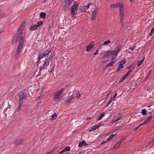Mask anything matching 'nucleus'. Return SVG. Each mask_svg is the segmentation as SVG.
Wrapping results in <instances>:
<instances>
[{
    "instance_id": "1",
    "label": "nucleus",
    "mask_w": 154,
    "mask_h": 154,
    "mask_svg": "<svg viewBox=\"0 0 154 154\" xmlns=\"http://www.w3.org/2000/svg\"><path fill=\"white\" fill-rule=\"evenodd\" d=\"M24 42V37L21 36L20 38V40L18 44L16 51V53L15 56L16 58L18 57L19 55L21 53L22 48L23 47Z\"/></svg>"
},
{
    "instance_id": "2",
    "label": "nucleus",
    "mask_w": 154,
    "mask_h": 154,
    "mask_svg": "<svg viewBox=\"0 0 154 154\" xmlns=\"http://www.w3.org/2000/svg\"><path fill=\"white\" fill-rule=\"evenodd\" d=\"M65 90V89L63 88L57 91L53 95V100L56 101H59L60 100V96L63 93Z\"/></svg>"
},
{
    "instance_id": "3",
    "label": "nucleus",
    "mask_w": 154,
    "mask_h": 154,
    "mask_svg": "<svg viewBox=\"0 0 154 154\" xmlns=\"http://www.w3.org/2000/svg\"><path fill=\"white\" fill-rule=\"evenodd\" d=\"M26 96L25 95L24 92H21L19 95V100L18 102V106L17 108L20 110L22 104L23 102V100L26 99Z\"/></svg>"
},
{
    "instance_id": "4",
    "label": "nucleus",
    "mask_w": 154,
    "mask_h": 154,
    "mask_svg": "<svg viewBox=\"0 0 154 154\" xmlns=\"http://www.w3.org/2000/svg\"><path fill=\"white\" fill-rule=\"evenodd\" d=\"M51 51V50H50V49L47 50L43 53L40 54H38V59L37 62H38L42 58L46 57L50 52Z\"/></svg>"
},
{
    "instance_id": "5",
    "label": "nucleus",
    "mask_w": 154,
    "mask_h": 154,
    "mask_svg": "<svg viewBox=\"0 0 154 154\" xmlns=\"http://www.w3.org/2000/svg\"><path fill=\"white\" fill-rule=\"evenodd\" d=\"M78 4L77 3H73L71 7V14L72 15H75L77 13L76 9L78 8Z\"/></svg>"
},
{
    "instance_id": "6",
    "label": "nucleus",
    "mask_w": 154,
    "mask_h": 154,
    "mask_svg": "<svg viewBox=\"0 0 154 154\" xmlns=\"http://www.w3.org/2000/svg\"><path fill=\"white\" fill-rule=\"evenodd\" d=\"M126 63V60L125 59H123L120 62V63L119 64L118 68L116 69V71L118 72L120 69H122L124 67V65Z\"/></svg>"
},
{
    "instance_id": "7",
    "label": "nucleus",
    "mask_w": 154,
    "mask_h": 154,
    "mask_svg": "<svg viewBox=\"0 0 154 154\" xmlns=\"http://www.w3.org/2000/svg\"><path fill=\"white\" fill-rule=\"evenodd\" d=\"M115 55V51H109L108 52L106 53L103 55V57H110L112 56L111 58L112 60V58Z\"/></svg>"
},
{
    "instance_id": "8",
    "label": "nucleus",
    "mask_w": 154,
    "mask_h": 154,
    "mask_svg": "<svg viewBox=\"0 0 154 154\" xmlns=\"http://www.w3.org/2000/svg\"><path fill=\"white\" fill-rule=\"evenodd\" d=\"M43 23L42 21H39L36 24L31 25L29 29H36L38 27L41 25Z\"/></svg>"
},
{
    "instance_id": "9",
    "label": "nucleus",
    "mask_w": 154,
    "mask_h": 154,
    "mask_svg": "<svg viewBox=\"0 0 154 154\" xmlns=\"http://www.w3.org/2000/svg\"><path fill=\"white\" fill-rule=\"evenodd\" d=\"M49 64L48 62H46L45 61L43 64L42 66H41L39 69V71L43 70L45 69H46V67L49 65Z\"/></svg>"
},
{
    "instance_id": "10",
    "label": "nucleus",
    "mask_w": 154,
    "mask_h": 154,
    "mask_svg": "<svg viewBox=\"0 0 154 154\" xmlns=\"http://www.w3.org/2000/svg\"><path fill=\"white\" fill-rule=\"evenodd\" d=\"M94 46V42H91L86 47V51H89Z\"/></svg>"
},
{
    "instance_id": "11",
    "label": "nucleus",
    "mask_w": 154,
    "mask_h": 154,
    "mask_svg": "<svg viewBox=\"0 0 154 154\" xmlns=\"http://www.w3.org/2000/svg\"><path fill=\"white\" fill-rule=\"evenodd\" d=\"M121 49L122 46L121 45H119L117 46L116 49V52H115V55L112 58V59H114L116 57L118 53Z\"/></svg>"
},
{
    "instance_id": "12",
    "label": "nucleus",
    "mask_w": 154,
    "mask_h": 154,
    "mask_svg": "<svg viewBox=\"0 0 154 154\" xmlns=\"http://www.w3.org/2000/svg\"><path fill=\"white\" fill-rule=\"evenodd\" d=\"M111 62L108 63L106 66V68L108 67H111L113 66L114 63L116 61V60L115 59L114 60H111Z\"/></svg>"
},
{
    "instance_id": "13",
    "label": "nucleus",
    "mask_w": 154,
    "mask_h": 154,
    "mask_svg": "<svg viewBox=\"0 0 154 154\" xmlns=\"http://www.w3.org/2000/svg\"><path fill=\"white\" fill-rule=\"evenodd\" d=\"M88 144L86 143L85 141L84 140H83L81 142L79 143L78 146L79 147H82L83 145L84 146H88Z\"/></svg>"
},
{
    "instance_id": "14",
    "label": "nucleus",
    "mask_w": 154,
    "mask_h": 154,
    "mask_svg": "<svg viewBox=\"0 0 154 154\" xmlns=\"http://www.w3.org/2000/svg\"><path fill=\"white\" fill-rule=\"evenodd\" d=\"M23 142V140L22 139H17L16 140H15L14 141V144L19 145L21 143Z\"/></svg>"
},
{
    "instance_id": "15",
    "label": "nucleus",
    "mask_w": 154,
    "mask_h": 154,
    "mask_svg": "<svg viewBox=\"0 0 154 154\" xmlns=\"http://www.w3.org/2000/svg\"><path fill=\"white\" fill-rule=\"evenodd\" d=\"M120 18V22L121 23L122 26L124 25V23L125 22V19H124V16H119Z\"/></svg>"
},
{
    "instance_id": "16",
    "label": "nucleus",
    "mask_w": 154,
    "mask_h": 154,
    "mask_svg": "<svg viewBox=\"0 0 154 154\" xmlns=\"http://www.w3.org/2000/svg\"><path fill=\"white\" fill-rule=\"evenodd\" d=\"M25 21H23L20 25L18 29H23L25 28Z\"/></svg>"
},
{
    "instance_id": "17",
    "label": "nucleus",
    "mask_w": 154,
    "mask_h": 154,
    "mask_svg": "<svg viewBox=\"0 0 154 154\" xmlns=\"http://www.w3.org/2000/svg\"><path fill=\"white\" fill-rule=\"evenodd\" d=\"M74 0H65V4L66 5H71Z\"/></svg>"
},
{
    "instance_id": "18",
    "label": "nucleus",
    "mask_w": 154,
    "mask_h": 154,
    "mask_svg": "<svg viewBox=\"0 0 154 154\" xmlns=\"http://www.w3.org/2000/svg\"><path fill=\"white\" fill-rule=\"evenodd\" d=\"M74 97V96L73 95H72L70 96L69 97L67 98L66 100V101L67 103H69L71 100Z\"/></svg>"
},
{
    "instance_id": "19",
    "label": "nucleus",
    "mask_w": 154,
    "mask_h": 154,
    "mask_svg": "<svg viewBox=\"0 0 154 154\" xmlns=\"http://www.w3.org/2000/svg\"><path fill=\"white\" fill-rule=\"evenodd\" d=\"M134 66V64H132L131 65L128 66L127 67V69H130V70H131L132 71L134 69L135 66Z\"/></svg>"
},
{
    "instance_id": "20",
    "label": "nucleus",
    "mask_w": 154,
    "mask_h": 154,
    "mask_svg": "<svg viewBox=\"0 0 154 154\" xmlns=\"http://www.w3.org/2000/svg\"><path fill=\"white\" fill-rule=\"evenodd\" d=\"M154 144V143L153 142V141L152 140L151 142L149 143L147 145L146 147L148 148H149L152 146Z\"/></svg>"
},
{
    "instance_id": "21",
    "label": "nucleus",
    "mask_w": 154,
    "mask_h": 154,
    "mask_svg": "<svg viewBox=\"0 0 154 154\" xmlns=\"http://www.w3.org/2000/svg\"><path fill=\"white\" fill-rule=\"evenodd\" d=\"M98 11V9L97 8H96L94 9L93 12V13H92V15H95L96 16L97 15V13Z\"/></svg>"
},
{
    "instance_id": "22",
    "label": "nucleus",
    "mask_w": 154,
    "mask_h": 154,
    "mask_svg": "<svg viewBox=\"0 0 154 154\" xmlns=\"http://www.w3.org/2000/svg\"><path fill=\"white\" fill-rule=\"evenodd\" d=\"M46 14L44 12H42L40 14V17L42 18H44L45 17Z\"/></svg>"
},
{
    "instance_id": "23",
    "label": "nucleus",
    "mask_w": 154,
    "mask_h": 154,
    "mask_svg": "<svg viewBox=\"0 0 154 154\" xmlns=\"http://www.w3.org/2000/svg\"><path fill=\"white\" fill-rule=\"evenodd\" d=\"M121 4L118 3L116 4H113L112 5H111V7L113 8H116L118 7L121 5Z\"/></svg>"
},
{
    "instance_id": "24",
    "label": "nucleus",
    "mask_w": 154,
    "mask_h": 154,
    "mask_svg": "<svg viewBox=\"0 0 154 154\" xmlns=\"http://www.w3.org/2000/svg\"><path fill=\"white\" fill-rule=\"evenodd\" d=\"M57 115L56 114L54 113L52 116V117L51 119L52 120H54L56 119Z\"/></svg>"
},
{
    "instance_id": "25",
    "label": "nucleus",
    "mask_w": 154,
    "mask_h": 154,
    "mask_svg": "<svg viewBox=\"0 0 154 154\" xmlns=\"http://www.w3.org/2000/svg\"><path fill=\"white\" fill-rule=\"evenodd\" d=\"M119 7L120 8L119 11H124V6L122 3H121V5L119 6Z\"/></svg>"
},
{
    "instance_id": "26",
    "label": "nucleus",
    "mask_w": 154,
    "mask_h": 154,
    "mask_svg": "<svg viewBox=\"0 0 154 154\" xmlns=\"http://www.w3.org/2000/svg\"><path fill=\"white\" fill-rule=\"evenodd\" d=\"M141 114L143 116H145L146 115V110L145 109H143L142 110Z\"/></svg>"
},
{
    "instance_id": "27",
    "label": "nucleus",
    "mask_w": 154,
    "mask_h": 154,
    "mask_svg": "<svg viewBox=\"0 0 154 154\" xmlns=\"http://www.w3.org/2000/svg\"><path fill=\"white\" fill-rule=\"evenodd\" d=\"M105 114L104 113H103L102 114H101L100 116V117L97 119V121H98L102 119V118L104 116Z\"/></svg>"
},
{
    "instance_id": "28",
    "label": "nucleus",
    "mask_w": 154,
    "mask_h": 154,
    "mask_svg": "<svg viewBox=\"0 0 154 154\" xmlns=\"http://www.w3.org/2000/svg\"><path fill=\"white\" fill-rule=\"evenodd\" d=\"M115 136V134H112L109 136L107 140V141H108L112 139L113 137H114Z\"/></svg>"
},
{
    "instance_id": "29",
    "label": "nucleus",
    "mask_w": 154,
    "mask_h": 154,
    "mask_svg": "<svg viewBox=\"0 0 154 154\" xmlns=\"http://www.w3.org/2000/svg\"><path fill=\"white\" fill-rule=\"evenodd\" d=\"M52 58H53L52 56H50L45 60V61L48 62V63L49 64V62L52 59Z\"/></svg>"
},
{
    "instance_id": "30",
    "label": "nucleus",
    "mask_w": 154,
    "mask_h": 154,
    "mask_svg": "<svg viewBox=\"0 0 154 154\" xmlns=\"http://www.w3.org/2000/svg\"><path fill=\"white\" fill-rule=\"evenodd\" d=\"M98 128L97 125L94 126H92V128L90 130V131H91L95 130Z\"/></svg>"
},
{
    "instance_id": "31",
    "label": "nucleus",
    "mask_w": 154,
    "mask_h": 154,
    "mask_svg": "<svg viewBox=\"0 0 154 154\" xmlns=\"http://www.w3.org/2000/svg\"><path fill=\"white\" fill-rule=\"evenodd\" d=\"M87 8V9L88 8L87 7H86V6H84L81 8V10L82 11L85 12L86 11Z\"/></svg>"
},
{
    "instance_id": "32",
    "label": "nucleus",
    "mask_w": 154,
    "mask_h": 154,
    "mask_svg": "<svg viewBox=\"0 0 154 154\" xmlns=\"http://www.w3.org/2000/svg\"><path fill=\"white\" fill-rule=\"evenodd\" d=\"M76 98H79L81 97V94L79 93V92H77L76 94Z\"/></svg>"
},
{
    "instance_id": "33",
    "label": "nucleus",
    "mask_w": 154,
    "mask_h": 154,
    "mask_svg": "<svg viewBox=\"0 0 154 154\" xmlns=\"http://www.w3.org/2000/svg\"><path fill=\"white\" fill-rule=\"evenodd\" d=\"M125 11H119V16H124Z\"/></svg>"
},
{
    "instance_id": "34",
    "label": "nucleus",
    "mask_w": 154,
    "mask_h": 154,
    "mask_svg": "<svg viewBox=\"0 0 154 154\" xmlns=\"http://www.w3.org/2000/svg\"><path fill=\"white\" fill-rule=\"evenodd\" d=\"M111 42L109 40H108L107 41H105L103 44V45H107L108 44L110 43Z\"/></svg>"
},
{
    "instance_id": "35",
    "label": "nucleus",
    "mask_w": 154,
    "mask_h": 154,
    "mask_svg": "<svg viewBox=\"0 0 154 154\" xmlns=\"http://www.w3.org/2000/svg\"><path fill=\"white\" fill-rule=\"evenodd\" d=\"M153 118V117L152 116H150L147 118V119L146 120V121H147L148 122L151 120Z\"/></svg>"
},
{
    "instance_id": "36",
    "label": "nucleus",
    "mask_w": 154,
    "mask_h": 154,
    "mask_svg": "<svg viewBox=\"0 0 154 154\" xmlns=\"http://www.w3.org/2000/svg\"><path fill=\"white\" fill-rule=\"evenodd\" d=\"M69 5H66L65 4V5L63 6V9H64L66 11L68 10L69 9V7L68 6Z\"/></svg>"
},
{
    "instance_id": "37",
    "label": "nucleus",
    "mask_w": 154,
    "mask_h": 154,
    "mask_svg": "<svg viewBox=\"0 0 154 154\" xmlns=\"http://www.w3.org/2000/svg\"><path fill=\"white\" fill-rule=\"evenodd\" d=\"M17 42V39L16 38H13L12 41V43L13 44L16 43Z\"/></svg>"
},
{
    "instance_id": "38",
    "label": "nucleus",
    "mask_w": 154,
    "mask_h": 154,
    "mask_svg": "<svg viewBox=\"0 0 154 154\" xmlns=\"http://www.w3.org/2000/svg\"><path fill=\"white\" fill-rule=\"evenodd\" d=\"M97 16L92 14V17H91V20H95Z\"/></svg>"
},
{
    "instance_id": "39",
    "label": "nucleus",
    "mask_w": 154,
    "mask_h": 154,
    "mask_svg": "<svg viewBox=\"0 0 154 154\" xmlns=\"http://www.w3.org/2000/svg\"><path fill=\"white\" fill-rule=\"evenodd\" d=\"M121 144V142H119L118 143H117L115 146V148H117V147H119V145Z\"/></svg>"
},
{
    "instance_id": "40",
    "label": "nucleus",
    "mask_w": 154,
    "mask_h": 154,
    "mask_svg": "<svg viewBox=\"0 0 154 154\" xmlns=\"http://www.w3.org/2000/svg\"><path fill=\"white\" fill-rule=\"evenodd\" d=\"M65 151H68L70 150V147L69 146L66 147L64 149Z\"/></svg>"
},
{
    "instance_id": "41",
    "label": "nucleus",
    "mask_w": 154,
    "mask_h": 154,
    "mask_svg": "<svg viewBox=\"0 0 154 154\" xmlns=\"http://www.w3.org/2000/svg\"><path fill=\"white\" fill-rule=\"evenodd\" d=\"M143 60H140L137 63V66H139L141 64Z\"/></svg>"
},
{
    "instance_id": "42",
    "label": "nucleus",
    "mask_w": 154,
    "mask_h": 154,
    "mask_svg": "<svg viewBox=\"0 0 154 154\" xmlns=\"http://www.w3.org/2000/svg\"><path fill=\"white\" fill-rule=\"evenodd\" d=\"M135 48V46H131L129 48V49L131 50V51H133L134 49Z\"/></svg>"
},
{
    "instance_id": "43",
    "label": "nucleus",
    "mask_w": 154,
    "mask_h": 154,
    "mask_svg": "<svg viewBox=\"0 0 154 154\" xmlns=\"http://www.w3.org/2000/svg\"><path fill=\"white\" fill-rule=\"evenodd\" d=\"M117 93H116L115 94L114 96H113V97H112V98L111 99L113 101L114 100H115V98L116 97V96H117Z\"/></svg>"
},
{
    "instance_id": "44",
    "label": "nucleus",
    "mask_w": 154,
    "mask_h": 154,
    "mask_svg": "<svg viewBox=\"0 0 154 154\" xmlns=\"http://www.w3.org/2000/svg\"><path fill=\"white\" fill-rule=\"evenodd\" d=\"M154 32V29H151V30L150 32L149 33V35L150 36H151L153 32Z\"/></svg>"
},
{
    "instance_id": "45",
    "label": "nucleus",
    "mask_w": 154,
    "mask_h": 154,
    "mask_svg": "<svg viewBox=\"0 0 154 154\" xmlns=\"http://www.w3.org/2000/svg\"><path fill=\"white\" fill-rule=\"evenodd\" d=\"M122 117V116H121L120 117H119V118H118V119H115V121L117 122V121H118L119 120H120L121 119Z\"/></svg>"
},
{
    "instance_id": "46",
    "label": "nucleus",
    "mask_w": 154,
    "mask_h": 154,
    "mask_svg": "<svg viewBox=\"0 0 154 154\" xmlns=\"http://www.w3.org/2000/svg\"><path fill=\"white\" fill-rule=\"evenodd\" d=\"M113 100H112L111 99L109 101L108 103L106 105V106H108L109 105V104Z\"/></svg>"
},
{
    "instance_id": "47",
    "label": "nucleus",
    "mask_w": 154,
    "mask_h": 154,
    "mask_svg": "<svg viewBox=\"0 0 154 154\" xmlns=\"http://www.w3.org/2000/svg\"><path fill=\"white\" fill-rule=\"evenodd\" d=\"M65 150H64V149H63L61 151H60L59 153L60 154H62V153H63L64 152H65Z\"/></svg>"
},
{
    "instance_id": "48",
    "label": "nucleus",
    "mask_w": 154,
    "mask_h": 154,
    "mask_svg": "<svg viewBox=\"0 0 154 154\" xmlns=\"http://www.w3.org/2000/svg\"><path fill=\"white\" fill-rule=\"evenodd\" d=\"M148 122L146 121V120H145L143 123H142V125H144L147 123Z\"/></svg>"
},
{
    "instance_id": "49",
    "label": "nucleus",
    "mask_w": 154,
    "mask_h": 154,
    "mask_svg": "<svg viewBox=\"0 0 154 154\" xmlns=\"http://www.w3.org/2000/svg\"><path fill=\"white\" fill-rule=\"evenodd\" d=\"M98 50H97L95 52H94V55H95L96 54H97L98 53Z\"/></svg>"
},
{
    "instance_id": "50",
    "label": "nucleus",
    "mask_w": 154,
    "mask_h": 154,
    "mask_svg": "<svg viewBox=\"0 0 154 154\" xmlns=\"http://www.w3.org/2000/svg\"><path fill=\"white\" fill-rule=\"evenodd\" d=\"M125 140V139L124 138H122L120 142H121V143H122Z\"/></svg>"
},
{
    "instance_id": "51",
    "label": "nucleus",
    "mask_w": 154,
    "mask_h": 154,
    "mask_svg": "<svg viewBox=\"0 0 154 154\" xmlns=\"http://www.w3.org/2000/svg\"><path fill=\"white\" fill-rule=\"evenodd\" d=\"M101 124H100V123H99L97 125H97V128H99V127H100V126H101Z\"/></svg>"
},
{
    "instance_id": "52",
    "label": "nucleus",
    "mask_w": 154,
    "mask_h": 154,
    "mask_svg": "<svg viewBox=\"0 0 154 154\" xmlns=\"http://www.w3.org/2000/svg\"><path fill=\"white\" fill-rule=\"evenodd\" d=\"M131 70H129L128 71V72L127 73L128 74V75H129L131 73Z\"/></svg>"
},
{
    "instance_id": "53",
    "label": "nucleus",
    "mask_w": 154,
    "mask_h": 154,
    "mask_svg": "<svg viewBox=\"0 0 154 154\" xmlns=\"http://www.w3.org/2000/svg\"><path fill=\"white\" fill-rule=\"evenodd\" d=\"M124 80H123V79L121 78V79H120L119 80V82H122Z\"/></svg>"
},
{
    "instance_id": "54",
    "label": "nucleus",
    "mask_w": 154,
    "mask_h": 154,
    "mask_svg": "<svg viewBox=\"0 0 154 154\" xmlns=\"http://www.w3.org/2000/svg\"><path fill=\"white\" fill-rule=\"evenodd\" d=\"M124 80H123V79L121 78V79H120L119 80V82H122Z\"/></svg>"
},
{
    "instance_id": "55",
    "label": "nucleus",
    "mask_w": 154,
    "mask_h": 154,
    "mask_svg": "<svg viewBox=\"0 0 154 154\" xmlns=\"http://www.w3.org/2000/svg\"><path fill=\"white\" fill-rule=\"evenodd\" d=\"M123 78H125V79H126V78L127 77V76H126L125 75L123 76Z\"/></svg>"
},
{
    "instance_id": "56",
    "label": "nucleus",
    "mask_w": 154,
    "mask_h": 154,
    "mask_svg": "<svg viewBox=\"0 0 154 154\" xmlns=\"http://www.w3.org/2000/svg\"><path fill=\"white\" fill-rule=\"evenodd\" d=\"M123 78H125V79H126V78L127 77V76H126L125 75L123 76Z\"/></svg>"
},
{
    "instance_id": "57",
    "label": "nucleus",
    "mask_w": 154,
    "mask_h": 154,
    "mask_svg": "<svg viewBox=\"0 0 154 154\" xmlns=\"http://www.w3.org/2000/svg\"><path fill=\"white\" fill-rule=\"evenodd\" d=\"M123 78H125V79H126V78L127 77V76H126L125 75L123 76Z\"/></svg>"
},
{
    "instance_id": "58",
    "label": "nucleus",
    "mask_w": 154,
    "mask_h": 154,
    "mask_svg": "<svg viewBox=\"0 0 154 154\" xmlns=\"http://www.w3.org/2000/svg\"><path fill=\"white\" fill-rule=\"evenodd\" d=\"M116 122V121H115V119H113V120H112V122H111V123H114L115 122Z\"/></svg>"
},
{
    "instance_id": "59",
    "label": "nucleus",
    "mask_w": 154,
    "mask_h": 154,
    "mask_svg": "<svg viewBox=\"0 0 154 154\" xmlns=\"http://www.w3.org/2000/svg\"><path fill=\"white\" fill-rule=\"evenodd\" d=\"M142 125H143L142 124L140 125L137 127V128H138L139 127H140Z\"/></svg>"
},
{
    "instance_id": "60",
    "label": "nucleus",
    "mask_w": 154,
    "mask_h": 154,
    "mask_svg": "<svg viewBox=\"0 0 154 154\" xmlns=\"http://www.w3.org/2000/svg\"><path fill=\"white\" fill-rule=\"evenodd\" d=\"M4 31V30H2H2H1L0 31V33H2V32H3Z\"/></svg>"
},
{
    "instance_id": "61",
    "label": "nucleus",
    "mask_w": 154,
    "mask_h": 154,
    "mask_svg": "<svg viewBox=\"0 0 154 154\" xmlns=\"http://www.w3.org/2000/svg\"><path fill=\"white\" fill-rule=\"evenodd\" d=\"M145 58L144 57H143L142 60H143V62Z\"/></svg>"
},
{
    "instance_id": "62",
    "label": "nucleus",
    "mask_w": 154,
    "mask_h": 154,
    "mask_svg": "<svg viewBox=\"0 0 154 154\" xmlns=\"http://www.w3.org/2000/svg\"><path fill=\"white\" fill-rule=\"evenodd\" d=\"M125 75L128 77V76L129 75L127 73L125 74Z\"/></svg>"
},
{
    "instance_id": "63",
    "label": "nucleus",
    "mask_w": 154,
    "mask_h": 154,
    "mask_svg": "<svg viewBox=\"0 0 154 154\" xmlns=\"http://www.w3.org/2000/svg\"><path fill=\"white\" fill-rule=\"evenodd\" d=\"M50 153H51L50 152H48L46 154H49Z\"/></svg>"
},
{
    "instance_id": "64",
    "label": "nucleus",
    "mask_w": 154,
    "mask_h": 154,
    "mask_svg": "<svg viewBox=\"0 0 154 154\" xmlns=\"http://www.w3.org/2000/svg\"><path fill=\"white\" fill-rule=\"evenodd\" d=\"M122 78L123 79V80H124L125 79V78H123V76L122 77Z\"/></svg>"
}]
</instances>
